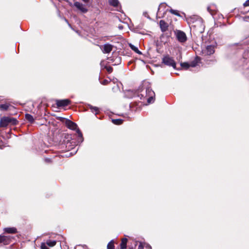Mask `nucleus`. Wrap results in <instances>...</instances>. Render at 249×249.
Masks as SVG:
<instances>
[{"label":"nucleus","mask_w":249,"mask_h":249,"mask_svg":"<svg viewBox=\"0 0 249 249\" xmlns=\"http://www.w3.org/2000/svg\"><path fill=\"white\" fill-rule=\"evenodd\" d=\"M176 37L180 42H184L187 40V36L183 31L178 30L176 32Z\"/></svg>","instance_id":"nucleus-7"},{"label":"nucleus","mask_w":249,"mask_h":249,"mask_svg":"<svg viewBox=\"0 0 249 249\" xmlns=\"http://www.w3.org/2000/svg\"><path fill=\"white\" fill-rule=\"evenodd\" d=\"M60 120L65 123L68 128L73 130H76V133L78 136V141L81 142H83V138L82 137V134L80 130L77 128V125L76 124L71 121L69 119H65L63 117H60Z\"/></svg>","instance_id":"nucleus-2"},{"label":"nucleus","mask_w":249,"mask_h":249,"mask_svg":"<svg viewBox=\"0 0 249 249\" xmlns=\"http://www.w3.org/2000/svg\"><path fill=\"white\" fill-rule=\"evenodd\" d=\"M207 9H208V11H209V12H210V13L212 15V14H213V13H212L211 12V11H210V7H208Z\"/></svg>","instance_id":"nucleus-31"},{"label":"nucleus","mask_w":249,"mask_h":249,"mask_svg":"<svg viewBox=\"0 0 249 249\" xmlns=\"http://www.w3.org/2000/svg\"><path fill=\"white\" fill-rule=\"evenodd\" d=\"M75 249H86V246L83 245H77L75 247Z\"/></svg>","instance_id":"nucleus-24"},{"label":"nucleus","mask_w":249,"mask_h":249,"mask_svg":"<svg viewBox=\"0 0 249 249\" xmlns=\"http://www.w3.org/2000/svg\"><path fill=\"white\" fill-rule=\"evenodd\" d=\"M48 246L53 247L56 245V242L55 240H48L45 243Z\"/></svg>","instance_id":"nucleus-17"},{"label":"nucleus","mask_w":249,"mask_h":249,"mask_svg":"<svg viewBox=\"0 0 249 249\" xmlns=\"http://www.w3.org/2000/svg\"><path fill=\"white\" fill-rule=\"evenodd\" d=\"M26 118L29 121H31V115H30V114H26Z\"/></svg>","instance_id":"nucleus-27"},{"label":"nucleus","mask_w":249,"mask_h":249,"mask_svg":"<svg viewBox=\"0 0 249 249\" xmlns=\"http://www.w3.org/2000/svg\"><path fill=\"white\" fill-rule=\"evenodd\" d=\"M197 61L196 60L193 61V62H192L190 64V67H195L196 66L197 64Z\"/></svg>","instance_id":"nucleus-23"},{"label":"nucleus","mask_w":249,"mask_h":249,"mask_svg":"<svg viewBox=\"0 0 249 249\" xmlns=\"http://www.w3.org/2000/svg\"><path fill=\"white\" fill-rule=\"evenodd\" d=\"M84 2L88 3L89 2V0H82Z\"/></svg>","instance_id":"nucleus-32"},{"label":"nucleus","mask_w":249,"mask_h":249,"mask_svg":"<svg viewBox=\"0 0 249 249\" xmlns=\"http://www.w3.org/2000/svg\"><path fill=\"white\" fill-rule=\"evenodd\" d=\"M107 249H114V241L113 240L110 241L107 244Z\"/></svg>","instance_id":"nucleus-21"},{"label":"nucleus","mask_w":249,"mask_h":249,"mask_svg":"<svg viewBox=\"0 0 249 249\" xmlns=\"http://www.w3.org/2000/svg\"><path fill=\"white\" fill-rule=\"evenodd\" d=\"M107 70L109 72H111L112 71V68L111 67H107Z\"/></svg>","instance_id":"nucleus-30"},{"label":"nucleus","mask_w":249,"mask_h":249,"mask_svg":"<svg viewBox=\"0 0 249 249\" xmlns=\"http://www.w3.org/2000/svg\"><path fill=\"white\" fill-rule=\"evenodd\" d=\"M180 65L182 68L185 69H187L190 67V64L187 62L181 63Z\"/></svg>","instance_id":"nucleus-22"},{"label":"nucleus","mask_w":249,"mask_h":249,"mask_svg":"<svg viewBox=\"0 0 249 249\" xmlns=\"http://www.w3.org/2000/svg\"><path fill=\"white\" fill-rule=\"evenodd\" d=\"M143 14V15H144L145 17H147V18H148V17L147 16V13L146 12H144Z\"/></svg>","instance_id":"nucleus-33"},{"label":"nucleus","mask_w":249,"mask_h":249,"mask_svg":"<svg viewBox=\"0 0 249 249\" xmlns=\"http://www.w3.org/2000/svg\"><path fill=\"white\" fill-rule=\"evenodd\" d=\"M129 46L133 51H134L137 53L139 54H142V53L139 50L138 48L137 47L135 46L134 45H132L131 43L129 44Z\"/></svg>","instance_id":"nucleus-18"},{"label":"nucleus","mask_w":249,"mask_h":249,"mask_svg":"<svg viewBox=\"0 0 249 249\" xmlns=\"http://www.w3.org/2000/svg\"><path fill=\"white\" fill-rule=\"evenodd\" d=\"M108 83V81L107 80L105 79L102 82V84L103 85H107Z\"/></svg>","instance_id":"nucleus-28"},{"label":"nucleus","mask_w":249,"mask_h":249,"mask_svg":"<svg viewBox=\"0 0 249 249\" xmlns=\"http://www.w3.org/2000/svg\"><path fill=\"white\" fill-rule=\"evenodd\" d=\"M112 50V46L109 44H106L103 47V52L104 53H109Z\"/></svg>","instance_id":"nucleus-12"},{"label":"nucleus","mask_w":249,"mask_h":249,"mask_svg":"<svg viewBox=\"0 0 249 249\" xmlns=\"http://www.w3.org/2000/svg\"><path fill=\"white\" fill-rule=\"evenodd\" d=\"M32 124L33 123V119L32 118Z\"/></svg>","instance_id":"nucleus-37"},{"label":"nucleus","mask_w":249,"mask_h":249,"mask_svg":"<svg viewBox=\"0 0 249 249\" xmlns=\"http://www.w3.org/2000/svg\"><path fill=\"white\" fill-rule=\"evenodd\" d=\"M215 52V46L214 45H208L203 48L201 50L202 55L206 56L211 55L214 53Z\"/></svg>","instance_id":"nucleus-4"},{"label":"nucleus","mask_w":249,"mask_h":249,"mask_svg":"<svg viewBox=\"0 0 249 249\" xmlns=\"http://www.w3.org/2000/svg\"><path fill=\"white\" fill-rule=\"evenodd\" d=\"M17 123V120L12 117H4L1 118L0 121V127H5L9 124H16Z\"/></svg>","instance_id":"nucleus-3"},{"label":"nucleus","mask_w":249,"mask_h":249,"mask_svg":"<svg viewBox=\"0 0 249 249\" xmlns=\"http://www.w3.org/2000/svg\"><path fill=\"white\" fill-rule=\"evenodd\" d=\"M137 94L141 99L147 98V102L149 104L154 102L153 97L155 96V93L148 84H144L140 87L138 90Z\"/></svg>","instance_id":"nucleus-1"},{"label":"nucleus","mask_w":249,"mask_h":249,"mask_svg":"<svg viewBox=\"0 0 249 249\" xmlns=\"http://www.w3.org/2000/svg\"><path fill=\"white\" fill-rule=\"evenodd\" d=\"M0 148H1V149L2 148V147L0 146Z\"/></svg>","instance_id":"nucleus-38"},{"label":"nucleus","mask_w":249,"mask_h":249,"mask_svg":"<svg viewBox=\"0 0 249 249\" xmlns=\"http://www.w3.org/2000/svg\"><path fill=\"white\" fill-rule=\"evenodd\" d=\"M112 122L115 124H122L123 121L122 119H112Z\"/></svg>","instance_id":"nucleus-20"},{"label":"nucleus","mask_w":249,"mask_h":249,"mask_svg":"<svg viewBox=\"0 0 249 249\" xmlns=\"http://www.w3.org/2000/svg\"><path fill=\"white\" fill-rule=\"evenodd\" d=\"M4 231L8 233H16L17 232V229L14 227L5 228Z\"/></svg>","instance_id":"nucleus-13"},{"label":"nucleus","mask_w":249,"mask_h":249,"mask_svg":"<svg viewBox=\"0 0 249 249\" xmlns=\"http://www.w3.org/2000/svg\"><path fill=\"white\" fill-rule=\"evenodd\" d=\"M162 62L167 66H171L174 69L176 68V63L175 61L173 58L169 55L164 56L162 59Z\"/></svg>","instance_id":"nucleus-5"},{"label":"nucleus","mask_w":249,"mask_h":249,"mask_svg":"<svg viewBox=\"0 0 249 249\" xmlns=\"http://www.w3.org/2000/svg\"><path fill=\"white\" fill-rule=\"evenodd\" d=\"M88 107L92 113H95V115L98 113L99 110L97 107H93L90 105H89Z\"/></svg>","instance_id":"nucleus-14"},{"label":"nucleus","mask_w":249,"mask_h":249,"mask_svg":"<svg viewBox=\"0 0 249 249\" xmlns=\"http://www.w3.org/2000/svg\"><path fill=\"white\" fill-rule=\"evenodd\" d=\"M41 249H49L48 246L45 243H42L41 244Z\"/></svg>","instance_id":"nucleus-25"},{"label":"nucleus","mask_w":249,"mask_h":249,"mask_svg":"<svg viewBox=\"0 0 249 249\" xmlns=\"http://www.w3.org/2000/svg\"><path fill=\"white\" fill-rule=\"evenodd\" d=\"M192 26L200 33H202L204 30V25L203 24V20L200 18L197 19L194 22V25H193Z\"/></svg>","instance_id":"nucleus-6"},{"label":"nucleus","mask_w":249,"mask_h":249,"mask_svg":"<svg viewBox=\"0 0 249 249\" xmlns=\"http://www.w3.org/2000/svg\"><path fill=\"white\" fill-rule=\"evenodd\" d=\"M119 28L120 29H123V27H122V26H119Z\"/></svg>","instance_id":"nucleus-35"},{"label":"nucleus","mask_w":249,"mask_h":249,"mask_svg":"<svg viewBox=\"0 0 249 249\" xmlns=\"http://www.w3.org/2000/svg\"><path fill=\"white\" fill-rule=\"evenodd\" d=\"M245 19H246V20H247L249 19V16L246 17H245Z\"/></svg>","instance_id":"nucleus-34"},{"label":"nucleus","mask_w":249,"mask_h":249,"mask_svg":"<svg viewBox=\"0 0 249 249\" xmlns=\"http://www.w3.org/2000/svg\"><path fill=\"white\" fill-rule=\"evenodd\" d=\"M74 6L83 13H86L88 11V9L82 3L75 2L74 3Z\"/></svg>","instance_id":"nucleus-9"},{"label":"nucleus","mask_w":249,"mask_h":249,"mask_svg":"<svg viewBox=\"0 0 249 249\" xmlns=\"http://www.w3.org/2000/svg\"><path fill=\"white\" fill-rule=\"evenodd\" d=\"M13 239V238L11 236L0 235V243H2L4 245H8L11 243Z\"/></svg>","instance_id":"nucleus-8"},{"label":"nucleus","mask_w":249,"mask_h":249,"mask_svg":"<svg viewBox=\"0 0 249 249\" xmlns=\"http://www.w3.org/2000/svg\"><path fill=\"white\" fill-rule=\"evenodd\" d=\"M71 101L69 99L60 100L56 101V105L58 107H65L69 105Z\"/></svg>","instance_id":"nucleus-10"},{"label":"nucleus","mask_w":249,"mask_h":249,"mask_svg":"<svg viewBox=\"0 0 249 249\" xmlns=\"http://www.w3.org/2000/svg\"><path fill=\"white\" fill-rule=\"evenodd\" d=\"M118 62L120 61V57L118 58Z\"/></svg>","instance_id":"nucleus-36"},{"label":"nucleus","mask_w":249,"mask_h":249,"mask_svg":"<svg viewBox=\"0 0 249 249\" xmlns=\"http://www.w3.org/2000/svg\"><path fill=\"white\" fill-rule=\"evenodd\" d=\"M127 241V239L125 238L122 239L121 243L120 244L121 249H124L126 248Z\"/></svg>","instance_id":"nucleus-16"},{"label":"nucleus","mask_w":249,"mask_h":249,"mask_svg":"<svg viewBox=\"0 0 249 249\" xmlns=\"http://www.w3.org/2000/svg\"><path fill=\"white\" fill-rule=\"evenodd\" d=\"M160 29L162 32H165L168 27V25L164 20H161L160 21Z\"/></svg>","instance_id":"nucleus-11"},{"label":"nucleus","mask_w":249,"mask_h":249,"mask_svg":"<svg viewBox=\"0 0 249 249\" xmlns=\"http://www.w3.org/2000/svg\"><path fill=\"white\" fill-rule=\"evenodd\" d=\"M170 12L171 13L175 15H177V16H179V14H178V12L177 11H176V10H173V9H171V10H170Z\"/></svg>","instance_id":"nucleus-26"},{"label":"nucleus","mask_w":249,"mask_h":249,"mask_svg":"<svg viewBox=\"0 0 249 249\" xmlns=\"http://www.w3.org/2000/svg\"><path fill=\"white\" fill-rule=\"evenodd\" d=\"M9 107V105L7 104L0 105V110H6Z\"/></svg>","instance_id":"nucleus-19"},{"label":"nucleus","mask_w":249,"mask_h":249,"mask_svg":"<svg viewBox=\"0 0 249 249\" xmlns=\"http://www.w3.org/2000/svg\"><path fill=\"white\" fill-rule=\"evenodd\" d=\"M109 4L115 7H116L119 6L120 2L118 0H109Z\"/></svg>","instance_id":"nucleus-15"},{"label":"nucleus","mask_w":249,"mask_h":249,"mask_svg":"<svg viewBox=\"0 0 249 249\" xmlns=\"http://www.w3.org/2000/svg\"><path fill=\"white\" fill-rule=\"evenodd\" d=\"M243 5L245 7L249 6V0H247Z\"/></svg>","instance_id":"nucleus-29"}]
</instances>
